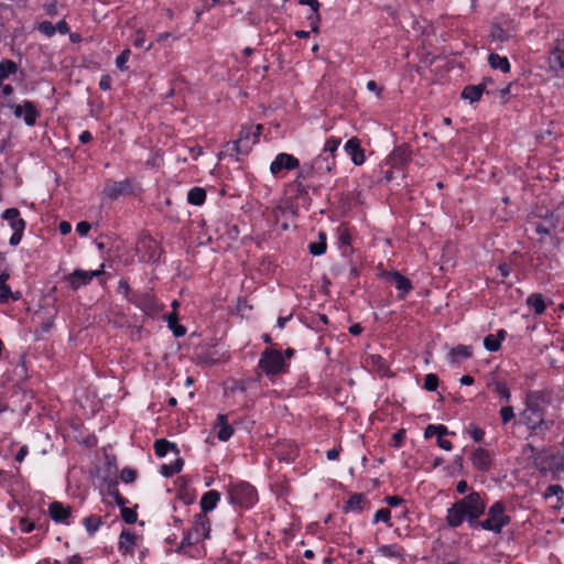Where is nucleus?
I'll return each mask as SVG.
<instances>
[{"instance_id": "obj_45", "label": "nucleus", "mask_w": 564, "mask_h": 564, "mask_svg": "<svg viewBox=\"0 0 564 564\" xmlns=\"http://www.w3.org/2000/svg\"><path fill=\"white\" fill-rule=\"evenodd\" d=\"M9 274L7 272L0 274V303H8L12 295L11 288L7 284Z\"/></svg>"}, {"instance_id": "obj_51", "label": "nucleus", "mask_w": 564, "mask_h": 564, "mask_svg": "<svg viewBox=\"0 0 564 564\" xmlns=\"http://www.w3.org/2000/svg\"><path fill=\"white\" fill-rule=\"evenodd\" d=\"M440 386V379L435 373H427L424 377V389L427 391H436Z\"/></svg>"}, {"instance_id": "obj_38", "label": "nucleus", "mask_w": 564, "mask_h": 564, "mask_svg": "<svg viewBox=\"0 0 564 564\" xmlns=\"http://www.w3.org/2000/svg\"><path fill=\"white\" fill-rule=\"evenodd\" d=\"M545 499H549L553 496L556 497V506L555 508H561L564 501V488L558 484L549 485L543 494Z\"/></svg>"}, {"instance_id": "obj_61", "label": "nucleus", "mask_w": 564, "mask_h": 564, "mask_svg": "<svg viewBox=\"0 0 564 564\" xmlns=\"http://www.w3.org/2000/svg\"><path fill=\"white\" fill-rule=\"evenodd\" d=\"M499 414L503 424H507L514 419V411L511 405L502 406Z\"/></svg>"}, {"instance_id": "obj_23", "label": "nucleus", "mask_w": 564, "mask_h": 564, "mask_svg": "<svg viewBox=\"0 0 564 564\" xmlns=\"http://www.w3.org/2000/svg\"><path fill=\"white\" fill-rule=\"evenodd\" d=\"M214 429L217 431L216 435L220 442H227L234 435L235 430L228 422L227 414L219 413L216 416Z\"/></svg>"}, {"instance_id": "obj_1", "label": "nucleus", "mask_w": 564, "mask_h": 564, "mask_svg": "<svg viewBox=\"0 0 564 564\" xmlns=\"http://www.w3.org/2000/svg\"><path fill=\"white\" fill-rule=\"evenodd\" d=\"M486 512V501L480 492L471 490L462 499L456 500L446 510L445 521L451 529H457L466 521L468 527L478 530L480 517Z\"/></svg>"}, {"instance_id": "obj_46", "label": "nucleus", "mask_w": 564, "mask_h": 564, "mask_svg": "<svg viewBox=\"0 0 564 564\" xmlns=\"http://www.w3.org/2000/svg\"><path fill=\"white\" fill-rule=\"evenodd\" d=\"M183 466H184V460L178 457L173 463H171L169 465H163L162 474L165 477H172V476L178 474L182 470Z\"/></svg>"}, {"instance_id": "obj_40", "label": "nucleus", "mask_w": 564, "mask_h": 564, "mask_svg": "<svg viewBox=\"0 0 564 564\" xmlns=\"http://www.w3.org/2000/svg\"><path fill=\"white\" fill-rule=\"evenodd\" d=\"M489 37H490L491 42H497V43L502 44V43L508 42L511 36L501 25L494 24L490 28Z\"/></svg>"}, {"instance_id": "obj_50", "label": "nucleus", "mask_w": 564, "mask_h": 564, "mask_svg": "<svg viewBox=\"0 0 564 564\" xmlns=\"http://www.w3.org/2000/svg\"><path fill=\"white\" fill-rule=\"evenodd\" d=\"M108 491L109 495L113 497L116 503L120 507V509L126 507V505L128 503V499L120 494L117 482L109 485Z\"/></svg>"}, {"instance_id": "obj_59", "label": "nucleus", "mask_w": 564, "mask_h": 564, "mask_svg": "<svg viewBox=\"0 0 564 564\" xmlns=\"http://www.w3.org/2000/svg\"><path fill=\"white\" fill-rule=\"evenodd\" d=\"M19 529L22 533H31L35 530V525L29 517H22L19 520Z\"/></svg>"}, {"instance_id": "obj_44", "label": "nucleus", "mask_w": 564, "mask_h": 564, "mask_svg": "<svg viewBox=\"0 0 564 564\" xmlns=\"http://www.w3.org/2000/svg\"><path fill=\"white\" fill-rule=\"evenodd\" d=\"M177 314L175 312L169 314L166 316V321L169 324V327L172 329L174 336L182 337L186 334V328L177 323Z\"/></svg>"}, {"instance_id": "obj_47", "label": "nucleus", "mask_w": 564, "mask_h": 564, "mask_svg": "<svg viewBox=\"0 0 564 564\" xmlns=\"http://www.w3.org/2000/svg\"><path fill=\"white\" fill-rule=\"evenodd\" d=\"M117 293L122 295L124 300L129 303L132 302V296L135 294V291H132L127 279H120L117 286Z\"/></svg>"}, {"instance_id": "obj_3", "label": "nucleus", "mask_w": 564, "mask_h": 564, "mask_svg": "<svg viewBox=\"0 0 564 564\" xmlns=\"http://www.w3.org/2000/svg\"><path fill=\"white\" fill-rule=\"evenodd\" d=\"M263 126L261 123L242 124L238 139L235 141H229L226 144L228 151H230V155H248L252 147L259 142Z\"/></svg>"}, {"instance_id": "obj_42", "label": "nucleus", "mask_w": 564, "mask_h": 564, "mask_svg": "<svg viewBox=\"0 0 564 564\" xmlns=\"http://www.w3.org/2000/svg\"><path fill=\"white\" fill-rule=\"evenodd\" d=\"M449 434H455V433H451L447 429V426L443 425V424H429L424 431V436L425 438H431V437H434L436 436L438 438V436H446V435H449Z\"/></svg>"}, {"instance_id": "obj_9", "label": "nucleus", "mask_w": 564, "mask_h": 564, "mask_svg": "<svg viewBox=\"0 0 564 564\" xmlns=\"http://www.w3.org/2000/svg\"><path fill=\"white\" fill-rule=\"evenodd\" d=\"M131 304L150 317L156 316L164 308L152 291H135Z\"/></svg>"}, {"instance_id": "obj_41", "label": "nucleus", "mask_w": 564, "mask_h": 564, "mask_svg": "<svg viewBox=\"0 0 564 564\" xmlns=\"http://www.w3.org/2000/svg\"><path fill=\"white\" fill-rule=\"evenodd\" d=\"M341 143V139L338 137H329L326 139L324 148L321 153L336 160V153Z\"/></svg>"}, {"instance_id": "obj_11", "label": "nucleus", "mask_w": 564, "mask_h": 564, "mask_svg": "<svg viewBox=\"0 0 564 564\" xmlns=\"http://www.w3.org/2000/svg\"><path fill=\"white\" fill-rule=\"evenodd\" d=\"M1 217L9 223V226L13 230V234L9 239L10 246L17 247L23 238V234L26 228V221L21 218L20 210L15 207L7 208L3 210Z\"/></svg>"}, {"instance_id": "obj_63", "label": "nucleus", "mask_w": 564, "mask_h": 564, "mask_svg": "<svg viewBox=\"0 0 564 564\" xmlns=\"http://www.w3.org/2000/svg\"><path fill=\"white\" fill-rule=\"evenodd\" d=\"M43 8H44L46 14L50 17H55L58 13L56 0H46Z\"/></svg>"}, {"instance_id": "obj_34", "label": "nucleus", "mask_w": 564, "mask_h": 564, "mask_svg": "<svg viewBox=\"0 0 564 564\" xmlns=\"http://www.w3.org/2000/svg\"><path fill=\"white\" fill-rule=\"evenodd\" d=\"M154 452L158 457H164L169 452L178 454V448L175 443H172L165 438H160L154 442Z\"/></svg>"}, {"instance_id": "obj_57", "label": "nucleus", "mask_w": 564, "mask_h": 564, "mask_svg": "<svg viewBox=\"0 0 564 564\" xmlns=\"http://www.w3.org/2000/svg\"><path fill=\"white\" fill-rule=\"evenodd\" d=\"M135 478H137V470L133 468L124 467L120 471V479L124 484H131L135 480Z\"/></svg>"}, {"instance_id": "obj_35", "label": "nucleus", "mask_w": 564, "mask_h": 564, "mask_svg": "<svg viewBox=\"0 0 564 564\" xmlns=\"http://www.w3.org/2000/svg\"><path fill=\"white\" fill-rule=\"evenodd\" d=\"M206 191L200 186H194L187 192V203L193 206H202L206 202Z\"/></svg>"}, {"instance_id": "obj_5", "label": "nucleus", "mask_w": 564, "mask_h": 564, "mask_svg": "<svg viewBox=\"0 0 564 564\" xmlns=\"http://www.w3.org/2000/svg\"><path fill=\"white\" fill-rule=\"evenodd\" d=\"M229 502L241 509H251L258 501L259 495L253 485L245 480L232 481L228 486Z\"/></svg>"}, {"instance_id": "obj_14", "label": "nucleus", "mask_w": 564, "mask_h": 564, "mask_svg": "<svg viewBox=\"0 0 564 564\" xmlns=\"http://www.w3.org/2000/svg\"><path fill=\"white\" fill-rule=\"evenodd\" d=\"M50 518L57 524L70 525L73 523L72 507L61 501H53L48 505Z\"/></svg>"}, {"instance_id": "obj_16", "label": "nucleus", "mask_w": 564, "mask_h": 564, "mask_svg": "<svg viewBox=\"0 0 564 564\" xmlns=\"http://www.w3.org/2000/svg\"><path fill=\"white\" fill-rule=\"evenodd\" d=\"M412 159V149L409 144L403 143L394 148L388 156V162L392 169L403 170Z\"/></svg>"}, {"instance_id": "obj_26", "label": "nucleus", "mask_w": 564, "mask_h": 564, "mask_svg": "<svg viewBox=\"0 0 564 564\" xmlns=\"http://www.w3.org/2000/svg\"><path fill=\"white\" fill-rule=\"evenodd\" d=\"M220 498H221L220 492L215 489L206 491L202 496L200 501H199V506H200V510H202L200 513L207 514L208 512L213 511L219 503Z\"/></svg>"}, {"instance_id": "obj_37", "label": "nucleus", "mask_w": 564, "mask_h": 564, "mask_svg": "<svg viewBox=\"0 0 564 564\" xmlns=\"http://www.w3.org/2000/svg\"><path fill=\"white\" fill-rule=\"evenodd\" d=\"M527 305L533 308L536 315L544 314L546 310V304L541 293H532L529 295L527 299Z\"/></svg>"}, {"instance_id": "obj_10", "label": "nucleus", "mask_w": 564, "mask_h": 564, "mask_svg": "<svg viewBox=\"0 0 564 564\" xmlns=\"http://www.w3.org/2000/svg\"><path fill=\"white\" fill-rule=\"evenodd\" d=\"M546 63L551 74L558 76L564 72V31L552 42Z\"/></svg>"}, {"instance_id": "obj_2", "label": "nucleus", "mask_w": 564, "mask_h": 564, "mask_svg": "<svg viewBox=\"0 0 564 564\" xmlns=\"http://www.w3.org/2000/svg\"><path fill=\"white\" fill-rule=\"evenodd\" d=\"M550 404L551 395L547 391L533 390L527 392L524 409L520 413V419L530 434L543 435L552 429L554 422L545 417Z\"/></svg>"}, {"instance_id": "obj_49", "label": "nucleus", "mask_w": 564, "mask_h": 564, "mask_svg": "<svg viewBox=\"0 0 564 564\" xmlns=\"http://www.w3.org/2000/svg\"><path fill=\"white\" fill-rule=\"evenodd\" d=\"M390 519L391 510L389 508H381L375 513L372 523L384 522L388 527H392Z\"/></svg>"}, {"instance_id": "obj_33", "label": "nucleus", "mask_w": 564, "mask_h": 564, "mask_svg": "<svg viewBox=\"0 0 564 564\" xmlns=\"http://www.w3.org/2000/svg\"><path fill=\"white\" fill-rule=\"evenodd\" d=\"M488 387L500 398V400L506 402L510 401L511 391L506 381L494 379L488 383Z\"/></svg>"}, {"instance_id": "obj_19", "label": "nucleus", "mask_w": 564, "mask_h": 564, "mask_svg": "<svg viewBox=\"0 0 564 564\" xmlns=\"http://www.w3.org/2000/svg\"><path fill=\"white\" fill-rule=\"evenodd\" d=\"M274 455L281 462L292 463L299 456V448L294 442L285 440L278 442L273 448Z\"/></svg>"}, {"instance_id": "obj_22", "label": "nucleus", "mask_w": 564, "mask_h": 564, "mask_svg": "<svg viewBox=\"0 0 564 564\" xmlns=\"http://www.w3.org/2000/svg\"><path fill=\"white\" fill-rule=\"evenodd\" d=\"M533 217H536V215ZM538 217H540L541 220L533 224L534 230L539 235H550L551 230L555 229L557 226L558 217L553 212L546 210L544 215L539 214Z\"/></svg>"}, {"instance_id": "obj_6", "label": "nucleus", "mask_w": 564, "mask_h": 564, "mask_svg": "<svg viewBox=\"0 0 564 564\" xmlns=\"http://www.w3.org/2000/svg\"><path fill=\"white\" fill-rule=\"evenodd\" d=\"M258 367L268 376H280L288 372L289 364L281 350L265 348L258 361Z\"/></svg>"}, {"instance_id": "obj_30", "label": "nucleus", "mask_w": 564, "mask_h": 564, "mask_svg": "<svg viewBox=\"0 0 564 564\" xmlns=\"http://www.w3.org/2000/svg\"><path fill=\"white\" fill-rule=\"evenodd\" d=\"M507 332L499 329L496 335L489 334L484 338V347L490 352H496L501 348V343L506 339Z\"/></svg>"}, {"instance_id": "obj_55", "label": "nucleus", "mask_w": 564, "mask_h": 564, "mask_svg": "<svg viewBox=\"0 0 564 564\" xmlns=\"http://www.w3.org/2000/svg\"><path fill=\"white\" fill-rule=\"evenodd\" d=\"M37 30L47 37H52L56 33L54 24L50 21H42L37 25Z\"/></svg>"}, {"instance_id": "obj_12", "label": "nucleus", "mask_w": 564, "mask_h": 564, "mask_svg": "<svg viewBox=\"0 0 564 564\" xmlns=\"http://www.w3.org/2000/svg\"><path fill=\"white\" fill-rule=\"evenodd\" d=\"M135 186V180L130 177L122 181H108L104 187V194L107 198L116 200L120 196L133 194Z\"/></svg>"}, {"instance_id": "obj_17", "label": "nucleus", "mask_w": 564, "mask_h": 564, "mask_svg": "<svg viewBox=\"0 0 564 564\" xmlns=\"http://www.w3.org/2000/svg\"><path fill=\"white\" fill-rule=\"evenodd\" d=\"M470 462L476 470L487 473L494 465V455L484 447H477L470 454Z\"/></svg>"}, {"instance_id": "obj_31", "label": "nucleus", "mask_w": 564, "mask_h": 564, "mask_svg": "<svg viewBox=\"0 0 564 564\" xmlns=\"http://www.w3.org/2000/svg\"><path fill=\"white\" fill-rule=\"evenodd\" d=\"M485 93V84L468 85L462 91V98L469 100L471 104L480 100Z\"/></svg>"}, {"instance_id": "obj_21", "label": "nucleus", "mask_w": 564, "mask_h": 564, "mask_svg": "<svg viewBox=\"0 0 564 564\" xmlns=\"http://www.w3.org/2000/svg\"><path fill=\"white\" fill-rule=\"evenodd\" d=\"M344 151L355 165L359 166L365 163V150L361 147V141L357 137H352L346 141Z\"/></svg>"}, {"instance_id": "obj_7", "label": "nucleus", "mask_w": 564, "mask_h": 564, "mask_svg": "<svg viewBox=\"0 0 564 564\" xmlns=\"http://www.w3.org/2000/svg\"><path fill=\"white\" fill-rule=\"evenodd\" d=\"M210 535V520L207 514L198 513L195 516V520L192 529L184 535L181 545L192 546L195 545Z\"/></svg>"}, {"instance_id": "obj_28", "label": "nucleus", "mask_w": 564, "mask_h": 564, "mask_svg": "<svg viewBox=\"0 0 564 564\" xmlns=\"http://www.w3.org/2000/svg\"><path fill=\"white\" fill-rule=\"evenodd\" d=\"M67 281L73 290H78L82 286L88 285L91 282L89 272L83 269L74 270L67 276Z\"/></svg>"}, {"instance_id": "obj_24", "label": "nucleus", "mask_w": 564, "mask_h": 564, "mask_svg": "<svg viewBox=\"0 0 564 564\" xmlns=\"http://www.w3.org/2000/svg\"><path fill=\"white\" fill-rule=\"evenodd\" d=\"M135 544L137 534L129 529H123L119 535L118 551L122 555H132L134 552Z\"/></svg>"}, {"instance_id": "obj_39", "label": "nucleus", "mask_w": 564, "mask_h": 564, "mask_svg": "<svg viewBox=\"0 0 564 564\" xmlns=\"http://www.w3.org/2000/svg\"><path fill=\"white\" fill-rule=\"evenodd\" d=\"M327 236L324 231H319L318 241L311 242L308 245V250L313 256H322L326 252L327 249Z\"/></svg>"}, {"instance_id": "obj_56", "label": "nucleus", "mask_w": 564, "mask_h": 564, "mask_svg": "<svg viewBox=\"0 0 564 564\" xmlns=\"http://www.w3.org/2000/svg\"><path fill=\"white\" fill-rule=\"evenodd\" d=\"M130 55L131 51L129 48H126L116 57V66L120 70H126L128 68L126 64L129 61Z\"/></svg>"}, {"instance_id": "obj_32", "label": "nucleus", "mask_w": 564, "mask_h": 564, "mask_svg": "<svg viewBox=\"0 0 564 564\" xmlns=\"http://www.w3.org/2000/svg\"><path fill=\"white\" fill-rule=\"evenodd\" d=\"M488 64L494 69H499L502 73H509L511 69L510 62L507 56H501L497 53H490L488 56Z\"/></svg>"}, {"instance_id": "obj_54", "label": "nucleus", "mask_w": 564, "mask_h": 564, "mask_svg": "<svg viewBox=\"0 0 564 564\" xmlns=\"http://www.w3.org/2000/svg\"><path fill=\"white\" fill-rule=\"evenodd\" d=\"M120 513H121L122 520L126 523L133 524L137 522L138 513L135 510L124 507V508H121Z\"/></svg>"}, {"instance_id": "obj_25", "label": "nucleus", "mask_w": 564, "mask_h": 564, "mask_svg": "<svg viewBox=\"0 0 564 564\" xmlns=\"http://www.w3.org/2000/svg\"><path fill=\"white\" fill-rule=\"evenodd\" d=\"M14 115L17 117L23 116V120L26 126H34L36 122V118L39 117V111L33 102L31 101H24V104L21 106H17L14 109Z\"/></svg>"}, {"instance_id": "obj_48", "label": "nucleus", "mask_w": 564, "mask_h": 564, "mask_svg": "<svg viewBox=\"0 0 564 564\" xmlns=\"http://www.w3.org/2000/svg\"><path fill=\"white\" fill-rule=\"evenodd\" d=\"M133 45L137 48H144L145 51H150L153 47L152 43L145 45V32L142 29H138L133 34Z\"/></svg>"}, {"instance_id": "obj_62", "label": "nucleus", "mask_w": 564, "mask_h": 564, "mask_svg": "<svg viewBox=\"0 0 564 564\" xmlns=\"http://www.w3.org/2000/svg\"><path fill=\"white\" fill-rule=\"evenodd\" d=\"M33 523L35 525V530L41 531L42 533H46L48 531L50 522L46 517L33 520Z\"/></svg>"}, {"instance_id": "obj_13", "label": "nucleus", "mask_w": 564, "mask_h": 564, "mask_svg": "<svg viewBox=\"0 0 564 564\" xmlns=\"http://www.w3.org/2000/svg\"><path fill=\"white\" fill-rule=\"evenodd\" d=\"M381 276L395 286L398 290L397 299L400 301L405 300L413 290L411 280L397 270L383 271Z\"/></svg>"}, {"instance_id": "obj_53", "label": "nucleus", "mask_w": 564, "mask_h": 564, "mask_svg": "<svg viewBox=\"0 0 564 564\" xmlns=\"http://www.w3.org/2000/svg\"><path fill=\"white\" fill-rule=\"evenodd\" d=\"M371 365L377 368L379 372L386 373L389 370L387 360L380 355L370 356Z\"/></svg>"}, {"instance_id": "obj_29", "label": "nucleus", "mask_w": 564, "mask_h": 564, "mask_svg": "<svg viewBox=\"0 0 564 564\" xmlns=\"http://www.w3.org/2000/svg\"><path fill=\"white\" fill-rule=\"evenodd\" d=\"M368 505L369 501L364 494H352L346 501L344 511L346 513L350 511L361 512Z\"/></svg>"}, {"instance_id": "obj_52", "label": "nucleus", "mask_w": 564, "mask_h": 564, "mask_svg": "<svg viewBox=\"0 0 564 564\" xmlns=\"http://www.w3.org/2000/svg\"><path fill=\"white\" fill-rule=\"evenodd\" d=\"M306 20H307L308 25L311 28V32L318 33L319 32V24H321L319 11L310 12L306 15Z\"/></svg>"}, {"instance_id": "obj_64", "label": "nucleus", "mask_w": 564, "mask_h": 564, "mask_svg": "<svg viewBox=\"0 0 564 564\" xmlns=\"http://www.w3.org/2000/svg\"><path fill=\"white\" fill-rule=\"evenodd\" d=\"M91 229V226L88 221H79L77 225H76V232L80 236V237H85L88 235V232L90 231Z\"/></svg>"}, {"instance_id": "obj_60", "label": "nucleus", "mask_w": 564, "mask_h": 564, "mask_svg": "<svg viewBox=\"0 0 564 564\" xmlns=\"http://www.w3.org/2000/svg\"><path fill=\"white\" fill-rule=\"evenodd\" d=\"M452 352L453 355L458 356L463 359L471 357L473 354L471 347L466 345H457L455 348H453Z\"/></svg>"}, {"instance_id": "obj_15", "label": "nucleus", "mask_w": 564, "mask_h": 564, "mask_svg": "<svg viewBox=\"0 0 564 564\" xmlns=\"http://www.w3.org/2000/svg\"><path fill=\"white\" fill-rule=\"evenodd\" d=\"M300 169V160L293 154L281 152L275 155L270 164L272 175H279L283 170L292 171Z\"/></svg>"}, {"instance_id": "obj_58", "label": "nucleus", "mask_w": 564, "mask_h": 564, "mask_svg": "<svg viewBox=\"0 0 564 564\" xmlns=\"http://www.w3.org/2000/svg\"><path fill=\"white\" fill-rule=\"evenodd\" d=\"M468 432H469L470 437L475 442L480 443L484 441L485 431L481 427H479L478 425L469 424Z\"/></svg>"}, {"instance_id": "obj_36", "label": "nucleus", "mask_w": 564, "mask_h": 564, "mask_svg": "<svg viewBox=\"0 0 564 564\" xmlns=\"http://www.w3.org/2000/svg\"><path fill=\"white\" fill-rule=\"evenodd\" d=\"M82 522L89 536H93L104 524L102 518L98 514H89L85 517Z\"/></svg>"}, {"instance_id": "obj_20", "label": "nucleus", "mask_w": 564, "mask_h": 564, "mask_svg": "<svg viewBox=\"0 0 564 564\" xmlns=\"http://www.w3.org/2000/svg\"><path fill=\"white\" fill-rule=\"evenodd\" d=\"M310 165L311 171H313L318 176L333 174L336 171V160L334 158L324 155L323 153H319L315 159H313Z\"/></svg>"}, {"instance_id": "obj_8", "label": "nucleus", "mask_w": 564, "mask_h": 564, "mask_svg": "<svg viewBox=\"0 0 564 564\" xmlns=\"http://www.w3.org/2000/svg\"><path fill=\"white\" fill-rule=\"evenodd\" d=\"M140 262L156 263L163 253V249L152 236L142 235L139 237L135 247Z\"/></svg>"}, {"instance_id": "obj_43", "label": "nucleus", "mask_w": 564, "mask_h": 564, "mask_svg": "<svg viewBox=\"0 0 564 564\" xmlns=\"http://www.w3.org/2000/svg\"><path fill=\"white\" fill-rule=\"evenodd\" d=\"M18 72V64L12 59H3L0 62V79H7L9 76Z\"/></svg>"}, {"instance_id": "obj_4", "label": "nucleus", "mask_w": 564, "mask_h": 564, "mask_svg": "<svg viewBox=\"0 0 564 564\" xmlns=\"http://www.w3.org/2000/svg\"><path fill=\"white\" fill-rule=\"evenodd\" d=\"M486 519L480 521L479 529L501 534L502 530L511 523V517L507 513V503L496 500L486 508Z\"/></svg>"}, {"instance_id": "obj_18", "label": "nucleus", "mask_w": 564, "mask_h": 564, "mask_svg": "<svg viewBox=\"0 0 564 564\" xmlns=\"http://www.w3.org/2000/svg\"><path fill=\"white\" fill-rule=\"evenodd\" d=\"M337 243L338 248L341 252V256L345 258H350L354 253V248L351 246L352 242V231L351 229L345 225L340 224L337 228Z\"/></svg>"}, {"instance_id": "obj_27", "label": "nucleus", "mask_w": 564, "mask_h": 564, "mask_svg": "<svg viewBox=\"0 0 564 564\" xmlns=\"http://www.w3.org/2000/svg\"><path fill=\"white\" fill-rule=\"evenodd\" d=\"M377 553L382 557L404 561L405 550L398 544H382L378 547Z\"/></svg>"}]
</instances>
